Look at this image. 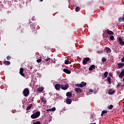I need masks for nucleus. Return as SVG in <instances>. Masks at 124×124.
<instances>
[{"instance_id":"1","label":"nucleus","mask_w":124,"mask_h":124,"mask_svg":"<svg viewBox=\"0 0 124 124\" xmlns=\"http://www.w3.org/2000/svg\"><path fill=\"white\" fill-rule=\"evenodd\" d=\"M41 115V112L39 111L36 112L35 113L31 115V118L32 119H35L38 118Z\"/></svg>"},{"instance_id":"2","label":"nucleus","mask_w":124,"mask_h":124,"mask_svg":"<svg viewBox=\"0 0 124 124\" xmlns=\"http://www.w3.org/2000/svg\"><path fill=\"white\" fill-rule=\"evenodd\" d=\"M30 90L28 88H25L24 89V91H23V94H24L25 97H28V95H30Z\"/></svg>"},{"instance_id":"3","label":"nucleus","mask_w":124,"mask_h":124,"mask_svg":"<svg viewBox=\"0 0 124 124\" xmlns=\"http://www.w3.org/2000/svg\"><path fill=\"white\" fill-rule=\"evenodd\" d=\"M87 85V83L84 81L81 82L80 84H76V86L80 88H83V87H85Z\"/></svg>"},{"instance_id":"4","label":"nucleus","mask_w":124,"mask_h":124,"mask_svg":"<svg viewBox=\"0 0 124 124\" xmlns=\"http://www.w3.org/2000/svg\"><path fill=\"white\" fill-rule=\"evenodd\" d=\"M68 87H69V86L67 84L61 85V89L63 91L67 90Z\"/></svg>"},{"instance_id":"5","label":"nucleus","mask_w":124,"mask_h":124,"mask_svg":"<svg viewBox=\"0 0 124 124\" xmlns=\"http://www.w3.org/2000/svg\"><path fill=\"white\" fill-rule=\"evenodd\" d=\"M90 58L89 57H86L83 60V64L86 65L87 64L88 62H89Z\"/></svg>"},{"instance_id":"6","label":"nucleus","mask_w":124,"mask_h":124,"mask_svg":"<svg viewBox=\"0 0 124 124\" xmlns=\"http://www.w3.org/2000/svg\"><path fill=\"white\" fill-rule=\"evenodd\" d=\"M124 77V68L121 71L120 74H119V78L122 79Z\"/></svg>"},{"instance_id":"7","label":"nucleus","mask_w":124,"mask_h":124,"mask_svg":"<svg viewBox=\"0 0 124 124\" xmlns=\"http://www.w3.org/2000/svg\"><path fill=\"white\" fill-rule=\"evenodd\" d=\"M75 92H77V93H81L82 92V90L79 88H77L75 89Z\"/></svg>"},{"instance_id":"8","label":"nucleus","mask_w":124,"mask_h":124,"mask_svg":"<svg viewBox=\"0 0 124 124\" xmlns=\"http://www.w3.org/2000/svg\"><path fill=\"white\" fill-rule=\"evenodd\" d=\"M55 88L56 90L59 91L61 88V85L60 84H56L55 85Z\"/></svg>"},{"instance_id":"9","label":"nucleus","mask_w":124,"mask_h":124,"mask_svg":"<svg viewBox=\"0 0 124 124\" xmlns=\"http://www.w3.org/2000/svg\"><path fill=\"white\" fill-rule=\"evenodd\" d=\"M117 65H118L119 69L124 68V62H119V63H117Z\"/></svg>"},{"instance_id":"10","label":"nucleus","mask_w":124,"mask_h":124,"mask_svg":"<svg viewBox=\"0 0 124 124\" xmlns=\"http://www.w3.org/2000/svg\"><path fill=\"white\" fill-rule=\"evenodd\" d=\"M24 72V69L22 68H20L19 73L20 75H21L23 77H25V75L23 73Z\"/></svg>"},{"instance_id":"11","label":"nucleus","mask_w":124,"mask_h":124,"mask_svg":"<svg viewBox=\"0 0 124 124\" xmlns=\"http://www.w3.org/2000/svg\"><path fill=\"white\" fill-rule=\"evenodd\" d=\"M106 33H108V34L110 35H113L114 33L112 31H109L108 29H107V30L106 31Z\"/></svg>"},{"instance_id":"12","label":"nucleus","mask_w":124,"mask_h":124,"mask_svg":"<svg viewBox=\"0 0 124 124\" xmlns=\"http://www.w3.org/2000/svg\"><path fill=\"white\" fill-rule=\"evenodd\" d=\"M63 71L67 74H70L71 73V71L68 69H63Z\"/></svg>"},{"instance_id":"13","label":"nucleus","mask_w":124,"mask_h":124,"mask_svg":"<svg viewBox=\"0 0 124 124\" xmlns=\"http://www.w3.org/2000/svg\"><path fill=\"white\" fill-rule=\"evenodd\" d=\"M72 102V99H70L69 98L66 99V102L67 104H68V105L71 104Z\"/></svg>"},{"instance_id":"14","label":"nucleus","mask_w":124,"mask_h":124,"mask_svg":"<svg viewBox=\"0 0 124 124\" xmlns=\"http://www.w3.org/2000/svg\"><path fill=\"white\" fill-rule=\"evenodd\" d=\"M115 93V91H113L112 89H110L109 92L108 93V94H109V95H113Z\"/></svg>"},{"instance_id":"15","label":"nucleus","mask_w":124,"mask_h":124,"mask_svg":"<svg viewBox=\"0 0 124 124\" xmlns=\"http://www.w3.org/2000/svg\"><path fill=\"white\" fill-rule=\"evenodd\" d=\"M105 50L106 51V53L107 54L110 53L111 52V49L108 47L105 48Z\"/></svg>"},{"instance_id":"16","label":"nucleus","mask_w":124,"mask_h":124,"mask_svg":"<svg viewBox=\"0 0 124 124\" xmlns=\"http://www.w3.org/2000/svg\"><path fill=\"white\" fill-rule=\"evenodd\" d=\"M95 68V65H92L89 67V70L91 71H92Z\"/></svg>"},{"instance_id":"17","label":"nucleus","mask_w":124,"mask_h":124,"mask_svg":"<svg viewBox=\"0 0 124 124\" xmlns=\"http://www.w3.org/2000/svg\"><path fill=\"white\" fill-rule=\"evenodd\" d=\"M3 63L4 65H10L11 62H9V61H4L3 62Z\"/></svg>"},{"instance_id":"18","label":"nucleus","mask_w":124,"mask_h":124,"mask_svg":"<svg viewBox=\"0 0 124 124\" xmlns=\"http://www.w3.org/2000/svg\"><path fill=\"white\" fill-rule=\"evenodd\" d=\"M40 100H41L42 102L43 103H44V104H46V101L45 99V98H44L43 97L42 98H40Z\"/></svg>"},{"instance_id":"19","label":"nucleus","mask_w":124,"mask_h":124,"mask_svg":"<svg viewBox=\"0 0 124 124\" xmlns=\"http://www.w3.org/2000/svg\"><path fill=\"white\" fill-rule=\"evenodd\" d=\"M66 96L68 97L69 98L72 97V93L68 92L66 93Z\"/></svg>"},{"instance_id":"20","label":"nucleus","mask_w":124,"mask_h":124,"mask_svg":"<svg viewBox=\"0 0 124 124\" xmlns=\"http://www.w3.org/2000/svg\"><path fill=\"white\" fill-rule=\"evenodd\" d=\"M32 107H33L32 104L29 105V106H27V108H26V110H30Z\"/></svg>"},{"instance_id":"21","label":"nucleus","mask_w":124,"mask_h":124,"mask_svg":"<svg viewBox=\"0 0 124 124\" xmlns=\"http://www.w3.org/2000/svg\"><path fill=\"white\" fill-rule=\"evenodd\" d=\"M123 21V22H124V17H119V22H121Z\"/></svg>"},{"instance_id":"22","label":"nucleus","mask_w":124,"mask_h":124,"mask_svg":"<svg viewBox=\"0 0 124 124\" xmlns=\"http://www.w3.org/2000/svg\"><path fill=\"white\" fill-rule=\"evenodd\" d=\"M108 72L107 71H106L105 73H104V76L105 78H107L108 77Z\"/></svg>"},{"instance_id":"23","label":"nucleus","mask_w":124,"mask_h":124,"mask_svg":"<svg viewBox=\"0 0 124 124\" xmlns=\"http://www.w3.org/2000/svg\"><path fill=\"white\" fill-rule=\"evenodd\" d=\"M107 80L108 82H109V84H111V78L109 77H108L107 78Z\"/></svg>"},{"instance_id":"24","label":"nucleus","mask_w":124,"mask_h":124,"mask_svg":"<svg viewBox=\"0 0 124 124\" xmlns=\"http://www.w3.org/2000/svg\"><path fill=\"white\" fill-rule=\"evenodd\" d=\"M69 63L70 61L66 59L65 60V61H64V64H65L66 65H67Z\"/></svg>"},{"instance_id":"25","label":"nucleus","mask_w":124,"mask_h":124,"mask_svg":"<svg viewBox=\"0 0 124 124\" xmlns=\"http://www.w3.org/2000/svg\"><path fill=\"white\" fill-rule=\"evenodd\" d=\"M38 92H43V91H44L43 88V87H41V88H38Z\"/></svg>"},{"instance_id":"26","label":"nucleus","mask_w":124,"mask_h":124,"mask_svg":"<svg viewBox=\"0 0 124 124\" xmlns=\"http://www.w3.org/2000/svg\"><path fill=\"white\" fill-rule=\"evenodd\" d=\"M79 10H80V7H76V9H75L76 12H78Z\"/></svg>"},{"instance_id":"27","label":"nucleus","mask_w":124,"mask_h":124,"mask_svg":"<svg viewBox=\"0 0 124 124\" xmlns=\"http://www.w3.org/2000/svg\"><path fill=\"white\" fill-rule=\"evenodd\" d=\"M32 32H33L34 33H36L37 32V30L34 27H33Z\"/></svg>"},{"instance_id":"28","label":"nucleus","mask_w":124,"mask_h":124,"mask_svg":"<svg viewBox=\"0 0 124 124\" xmlns=\"http://www.w3.org/2000/svg\"><path fill=\"white\" fill-rule=\"evenodd\" d=\"M118 40H119V43L124 42V41H123V40H122V38H121V37L119 38Z\"/></svg>"},{"instance_id":"29","label":"nucleus","mask_w":124,"mask_h":124,"mask_svg":"<svg viewBox=\"0 0 124 124\" xmlns=\"http://www.w3.org/2000/svg\"><path fill=\"white\" fill-rule=\"evenodd\" d=\"M107 61V59L106 58H105L104 57H103V58H102V62H105Z\"/></svg>"},{"instance_id":"30","label":"nucleus","mask_w":124,"mask_h":124,"mask_svg":"<svg viewBox=\"0 0 124 124\" xmlns=\"http://www.w3.org/2000/svg\"><path fill=\"white\" fill-rule=\"evenodd\" d=\"M113 108V105H110V106L108 107V109H111Z\"/></svg>"},{"instance_id":"31","label":"nucleus","mask_w":124,"mask_h":124,"mask_svg":"<svg viewBox=\"0 0 124 124\" xmlns=\"http://www.w3.org/2000/svg\"><path fill=\"white\" fill-rule=\"evenodd\" d=\"M114 38H115V37L113 35H111L110 36V39L111 41H113Z\"/></svg>"},{"instance_id":"32","label":"nucleus","mask_w":124,"mask_h":124,"mask_svg":"<svg viewBox=\"0 0 124 124\" xmlns=\"http://www.w3.org/2000/svg\"><path fill=\"white\" fill-rule=\"evenodd\" d=\"M42 62V59L41 58H40V59H38V60H37V62L38 63H40Z\"/></svg>"},{"instance_id":"33","label":"nucleus","mask_w":124,"mask_h":124,"mask_svg":"<svg viewBox=\"0 0 124 124\" xmlns=\"http://www.w3.org/2000/svg\"><path fill=\"white\" fill-rule=\"evenodd\" d=\"M50 109L52 111H56V108L53 107V108H50Z\"/></svg>"},{"instance_id":"34","label":"nucleus","mask_w":124,"mask_h":124,"mask_svg":"<svg viewBox=\"0 0 124 124\" xmlns=\"http://www.w3.org/2000/svg\"><path fill=\"white\" fill-rule=\"evenodd\" d=\"M50 60V58L48 57H47V58H46V59H45V60L46 61V62H48V61H49Z\"/></svg>"},{"instance_id":"35","label":"nucleus","mask_w":124,"mask_h":124,"mask_svg":"<svg viewBox=\"0 0 124 124\" xmlns=\"http://www.w3.org/2000/svg\"><path fill=\"white\" fill-rule=\"evenodd\" d=\"M107 112H108L107 110H105L102 111L101 113H102V114H107Z\"/></svg>"},{"instance_id":"36","label":"nucleus","mask_w":124,"mask_h":124,"mask_svg":"<svg viewBox=\"0 0 124 124\" xmlns=\"http://www.w3.org/2000/svg\"><path fill=\"white\" fill-rule=\"evenodd\" d=\"M33 124H41V122L40 121H37L35 123H33Z\"/></svg>"},{"instance_id":"37","label":"nucleus","mask_w":124,"mask_h":124,"mask_svg":"<svg viewBox=\"0 0 124 124\" xmlns=\"http://www.w3.org/2000/svg\"><path fill=\"white\" fill-rule=\"evenodd\" d=\"M122 85V83H119L118 85H117V87L118 88L119 87H121Z\"/></svg>"},{"instance_id":"38","label":"nucleus","mask_w":124,"mask_h":124,"mask_svg":"<svg viewBox=\"0 0 124 124\" xmlns=\"http://www.w3.org/2000/svg\"><path fill=\"white\" fill-rule=\"evenodd\" d=\"M11 57H10V56H8L7 57V60L8 61L10 60H11Z\"/></svg>"},{"instance_id":"39","label":"nucleus","mask_w":124,"mask_h":124,"mask_svg":"<svg viewBox=\"0 0 124 124\" xmlns=\"http://www.w3.org/2000/svg\"><path fill=\"white\" fill-rule=\"evenodd\" d=\"M121 62H124V56L123 57V58H121Z\"/></svg>"},{"instance_id":"40","label":"nucleus","mask_w":124,"mask_h":124,"mask_svg":"<svg viewBox=\"0 0 124 124\" xmlns=\"http://www.w3.org/2000/svg\"><path fill=\"white\" fill-rule=\"evenodd\" d=\"M46 111L47 112H52V111L51 110V109H46Z\"/></svg>"},{"instance_id":"41","label":"nucleus","mask_w":124,"mask_h":124,"mask_svg":"<svg viewBox=\"0 0 124 124\" xmlns=\"http://www.w3.org/2000/svg\"><path fill=\"white\" fill-rule=\"evenodd\" d=\"M119 44H121V45H122V46H124V42L119 43Z\"/></svg>"},{"instance_id":"42","label":"nucleus","mask_w":124,"mask_h":124,"mask_svg":"<svg viewBox=\"0 0 124 124\" xmlns=\"http://www.w3.org/2000/svg\"><path fill=\"white\" fill-rule=\"evenodd\" d=\"M109 76L110 77H113V75H112L111 73H109Z\"/></svg>"},{"instance_id":"43","label":"nucleus","mask_w":124,"mask_h":124,"mask_svg":"<svg viewBox=\"0 0 124 124\" xmlns=\"http://www.w3.org/2000/svg\"><path fill=\"white\" fill-rule=\"evenodd\" d=\"M93 92V90L92 89H90L89 90V92Z\"/></svg>"},{"instance_id":"44","label":"nucleus","mask_w":124,"mask_h":124,"mask_svg":"<svg viewBox=\"0 0 124 124\" xmlns=\"http://www.w3.org/2000/svg\"><path fill=\"white\" fill-rule=\"evenodd\" d=\"M104 114V113H101V116H103Z\"/></svg>"},{"instance_id":"45","label":"nucleus","mask_w":124,"mask_h":124,"mask_svg":"<svg viewBox=\"0 0 124 124\" xmlns=\"http://www.w3.org/2000/svg\"><path fill=\"white\" fill-rule=\"evenodd\" d=\"M121 86H122V87H124V84H123V85H121Z\"/></svg>"},{"instance_id":"46","label":"nucleus","mask_w":124,"mask_h":124,"mask_svg":"<svg viewBox=\"0 0 124 124\" xmlns=\"http://www.w3.org/2000/svg\"><path fill=\"white\" fill-rule=\"evenodd\" d=\"M90 124H96L95 123H91Z\"/></svg>"},{"instance_id":"47","label":"nucleus","mask_w":124,"mask_h":124,"mask_svg":"<svg viewBox=\"0 0 124 124\" xmlns=\"http://www.w3.org/2000/svg\"><path fill=\"white\" fill-rule=\"evenodd\" d=\"M117 75H119V72H117Z\"/></svg>"},{"instance_id":"48","label":"nucleus","mask_w":124,"mask_h":124,"mask_svg":"<svg viewBox=\"0 0 124 124\" xmlns=\"http://www.w3.org/2000/svg\"><path fill=\"white\" fill-rule=\"evenodd\" d=\"M123 27L124 28V23L123 24Z\"/></svg>"},{"instance_id":"49","label":"nucleus","mask_w":124,"mask_h":124,"mask_svg":"<svg viewBox=\"0 0 124 124\" xmlns=\"http://www.w3.org/2000/svg\"><path fill=\"white\" fill-rule=\"evenodd\" d=\"M40 1H41V2L43 1V0H40Z\"/></svg>"},{"instance_id":"50","label":"nucleus","mask_w":124,"mask_h":124,"mask_svg":"<svg viewBox=\"0 0 124 124\" xmlns=\"http://www.w3.org/2000/svg\"><path fill=\"white\" fill-rule=\"evenodd\" d=\"M123 81L124 82V78H123Z\"/></svg>"},{"instance_id":"51","label":"nucleus","mask_w":124,"mask_h":124,"mask_svg":"<svg viewBox=\"0 0 124 124\" xmlns=\"http://www.w3.org/2000/svg\"><path fill=\"white\" fill-rule=\"evenodd\" d=\"M123 107H124V105H123Z\"/></svg>"},{"instance_id":"52","label":"nucleus","mask_w":124,"mask_h":124,"mask_svg":"<svg viewBox=\"0 0 124 124\" xmlns=\"http://www.w3.org/2000/svg\"><path fill=\"white\" fill-rule=\"evenodd\" d=\"M124 18V16H123Z\"/></svg>"}]
</instances>
